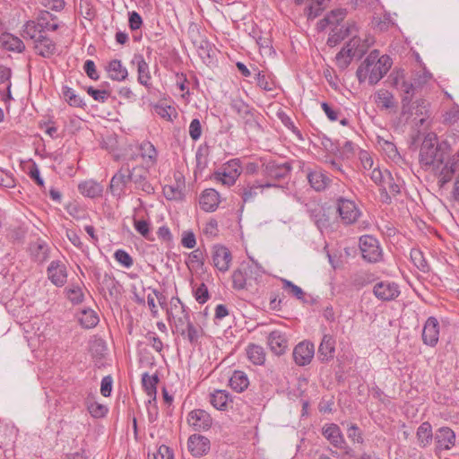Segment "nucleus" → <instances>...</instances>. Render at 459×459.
<instances>
[{"instance_id": "1", "label": "nucleus", "mask_w": 459, "mask_h": 459, "mask_svg": "<svg viewBox=\"0 0 459 459\" xmlns=\"http://www.w3.org/2000/svg\"><path fill=\"white\" fill-rule=\"evenodd\" d=\"M392 59L387 55L380 56L378 50H372L356 71L359 83L367 80L370 85L377 84L390 70Z\"/></svg>"}, {"instance_id": "2", "label": "nucleus", "mask_w": 459, "mask_h": 459, "mask_svg": "<svg viewBox=\"0 0 459 459\" xmlns=\"http://www.w3.org/2000/svg\"><path fill=\"white\" fill-rule=\"evenodd\" d=\"M451 146L447 141H438L435 133H429L424 137L420 149V163L422 168H438L450 154Z\"/></svg>"}, {"instance_id": "3", "label": "nucleus", "mask_w": 459, "mask_h": 459, "mask_svg": "<svg viewBox=\"0 0 459 459\" xmlns=\"http://www.w3.org/2000/svg\"><path fill=\"white\" fill-rule=\"evenodd\" d=\"M392 84L402 93V108L403 111H408V105L412 101V98L418 87L421 84L426 83L430 78L431 74L428 72H424L422 75H420L415 79L414 82H409L405 79L403 71H397L391 74Z\"/></svg>"}, {"instance_id": "4", "label": "nucleus", "mask_w": 459, "mask_h": 459, "mask_svg": "<svg viewBox=\"0 0 459 459\" xmlns=\"http://www.w3.org/2000/svg\"><path fill=\"white\" fill-rule=\"evenodd\" d=\"M264 273L263 267L253 259L249 263H242L232 273V287L238 290L248 289L253 283L257 284Z\"/></svg>"}, {"instance_id": "5", "label": "nucleus", "mask_w": 459, "mask_h": 459, "mask_svg": "<svg viewBox=\"0 0 459 459\" xmlns=\"http://www.w3.org/2000/svg\"><path fill=\"white\" fill-rule=\"evenodd\" d=\"M231 108L239 116L247 133H258L262 131L260 124L262 116L254 108L241 100H233Z\"/></svg>"}, {"instance_id": "6", "label": "nucleus", "mask_w": 459, "mask_h": 459, "mask_svg": "<svg viewBox=\"0 0 459 459\" xmlns=\"http://www.w3.org/2000/svg\"><path fill=\"white\" fill-rule=\"evenodd\" d=\"M368 46L361 43V39L356 36L337 53L335 62L338 68L344 71L351 63L352 58H360L367 51Z\"/></svg>"}, {"instance_id": "7", "label": "nucleus", "mask_w": 459, "mask_h": 459, "mask_svg": "<svg viewBox=\"0 0 459 459\" xmlns=\"http://www.w3.org/2000/svg\"><path fill=\"white\" fill-rule=\"evenodd\" d=\"M323 437L335 448L342 451L341 459L354 457V450L348 445L340 427L335 423H326L322 427Z\"/></svg>"}, {"instance_id": "8", "label": "nucleus", "mask_w": 459, "mask_h": 459, "mask_svg": "<svg viewBox=\"0 0 459 459\" xmlns=\"http://www.w3.org/2000/svg\"><path fill=\"white\" fill-rule=\"evenodd\" d=\"M168 314L173 316L177 331L181 334V336H185L186 326L192 323L190 309L178 297H173L170 299V308L168 309Z\"/></svg>"}, {"instance_id": "9", "label": "nucleus", "mask_w": 459, "mask_h": 459, "mask_svg": "<svg viewBox=\"0 0 459 459\" xmlns=\"http://www.w3.org/2000/svg\"><path fill=\"white\" fill-rule=\"evenodd\" d=\"M359 250L362 258L368 263L376 264L382 260L383 250L379 241L371 235H364L359 238Z\"/></svg>"}, {"instance_id": "10", "label": "nucleus", "mask_w": 459, "mask_h": 459, "mask_svg": "<svg viewBox=\"0 0 459 459\" xmlns=\"http://www.w3.org/2000/svg\"><path fill=\"white\" fill-rule=\"evenodd\" d=\"M336 210L342 223L345 225L355 223L361 215V212L356 203L344 197L337 198Z\"/></svg>"}, {"instance_id": "11", "label": "nucleus", "mask_w": 459, "mask_h": 459, "mask_svg": "<svg viewBox=\"0 0 459 459\" xmlns=\"http://www.w3.org/2000/svg\"><path fill=\"white\" fill-rule=\"evenodd\" d=\"M131 167L128 162L123 164L118 171L112 177L109 184V190L114 196L121 197L131 182Z\"/></svg>"}, {"instance_id": "12", "label": "nucleus", "mask_w": 459, "mask_h": 459, "mask_svg": "<svg viewBox=\"0 0 459 459\" xmlns=\"http://www.w3.org/2000/svg\"><path fill=\"white\" fill-rule=\"evenodd\" d=\"M407 109L408 111H403L402 109L403 115H409L412 117V121L416 126H421L427 121V119L430 117L429 112V102L426 100L420 99L415 100L414 102H411Z\"/></svg>"}, {"instance_id": "13", "label": "nucleus", "mask_w": 459, "mask_h": 459, "mask_svg": "<svg viewBox=\"0 0 459 459\" xmlns=\"http://www.w3.org/2000/svg\"><path fill=\"white\" fill-rule=\"evenodd\" d=\"M263 174L271 179L281 180L286 178L291 169L290 162L279 163L276 160H268L262 165Z\"/></svg>"}, {"instance_id": "14", "label": "nucleus", "mask_w": 459, "mask_h": 459, "mask_svg": "<svg viewBox=\"0 0 459 459\" xmlns=\"http://www.w3.org/2000/svg\"><path fill=\"white\" fill-rule=\"evenodd\" d=\"M241 174V166L238 159H232L224 164L221 172L215 173V178L223 185L232 186Z\"/></svg>"}, {"instance_id": "15", "label": "nucleus", "mask_w": 459, "mask_h": 459, "mask_svg": "<svg viewBox=\"0 0 459 459\" xmlns=\"http://www.w3.org/2000/svg\"><path fill=\"white\" fill-rule=\"evenodd\" d=\"M400 293L399 285L390 281H378L373 288L375 297L384 302L394 300Z\"/></svg>"}, {"instance_id": "16", "label": "nucleus", "mask_w": 459, "mask_h": 459, "mask_svg": "<svg viewBox=\"0 0 459 459\" xmlns=\"http://www.w3.org/2000/svg\"><path fill=\"white\" fill-rule=\"evenodd\" d=\"M48 279L56 287H63L68 277L67 268L60 260H53L47 268Z\"/></svg>"}, {"instance_id": "17", "label": "nucleus", "mask_w": 459, "mask_h": 459, "mask_svg": "<svg viewBox=\"0 0 459 459\" xmlns=\"http://www.w3.org/2000/svg\"><path fill=\"white\" fill-rule=\"evenodd\" d=\"M293 359L299 366L308 365L315 355V346L309 341H303L298 343L293 350Z\"/></svg>"}, {"instance_id": "18", "label": "nucleus", "mask_w": 459, "mask_h": 459, "mask_svg": "<svg viewBox=\"0 0 459 459\" xmlns=\"http://www.w3.org/2000/svg\"><path fill=\"white\" fill-rule=\"evenodd\" d=\"M187 423L196 431H204L212 427V419L206 411L195 409L188 413Z\"/></svg>"}, {"instance_id": "19", "label": "nucleus", "mask_w": 459, "mask_h": 459, "mask_svg": "<svg viewBox=\"0 0 459 459\" xmlns=\"http://www.w3.org/2000/svg\"><path fill=\"white\" fill-rule=\"evenodd\" d=\"M96 279L99 284V291L103 296L108 293L110 298H116L120 293L119 283L111 273H97Z\"/></svg>"}, {"instance_id": "20", "label": "nucleus", "mask_w": 459, "mask_h": 459, "mask_svg": "<svg viewBox=\"0 0 459 459\" xmlns=\"http://www.w3.org/2000/svg\"><path fill=\"white\" fill-rule=\"evenodd\" d=\"M270 187H280L279 185L274 183L266 182L264 184H250L247 183L246 185H238L237 186L236 193L241 197L243 203H248L254 201L255 196L258 194V190H263L264 188Z\"/></svg>"}, {"instance_id": "21", "label": "nucleus", "mask_w": 459, "mask_h": 459, "mask_svg": "<svg viewBox=\"0 0 459 459\" xmlns=\"http://www.w3.org/2000/svg\"><path fill=\"white\" fill-rule=\"evenodd\" d=\"M131 182L134 183L136 189L142 190L147 195H153L155 189L148 180V171L143 167L131 168Z\"/></svg>"}, {"instance_id": "22", "label": "nucleus", "mask_w": 459, "mask_h": 459, "mask_svg": "<svg viewBox=\"0 0 459 459\" xmlns=\"http://www.w3.org/2000/svg\"><path fill=\"white\" fill-rule=\"evenodd\" d=\"M232 255L229 248L222 245H215L212 247L213 265L222 273H226L230 266Z\"/></svg>"}, {"instance_id": "23", "label": "nucleus", "mask_w": 459, "mask_h": 459, "mask_svg": "<svg viewBox=\"0 0 459 459\" xmlns=\"http://www.w3.org/2000/svg\"><path fill=\"white\" fill-rule=\"evenodd\" d=\"M307 178L310 186L317 192L325 190L331 183L330 178L318 167L307 169Z\"/></svg>"}, {"instance_id": "24", "label": "nucleus", "mask_w": 459, "mask_h": 459, "mask_svg": "<svg viewBox=\"0 0 459 459\" xmlns=\"http://www.w3.org/2000/svg\"><path fill=\"white\" fill-rule=\"evenodd\" d=\"M132 64L137 68V82L144 87L150 89L152 86V75L148 63L141 54H135L132 59Z\"/></svg>"}, {"instance_id": "25", "label": "nucleus", "mask_w": 459, "mask_h": 459, "mask_svg": "<svg viewBox=\"0 0 459 459\" xmlns=\"http://www.w3.org/2000/svg\"><path fill=\"white\" fill-rule=\"evenodd\" d=\"M187 447L194 456H203L210 451L211 443L206 437L194 434L188 437Z\"/></svg>"}, {"instance_id": "26", "label": "nucleus", "mask_w": 459, "mask_h": 459, "mask_svg": "<svg viewBox=\"0 0 459 459\" xmlns=\"http://www.w3.org/2000/svg\"><path fill=\"white\" fill-rule=\"evenodd\" d=\"M439 337V324L436 317L430 316L427 319L422 330V341L426 345L434 347Z\"/></svg>"}, {"instance_id": "27", "label": "nucleus", "mask_w": 459, "mask_h": 459, "mask_svg": "<svg viewBox=\"0 0 459 459\" xmlns=\"http://www.w3.org/2000/svg\"><path fill=\"white\" fill-rule=\"evenodd\" d=\"M267 343L271 351L276 356L283 355L288 350V340L281 331L275 330L269 333Z\"/></svg>"}, {"instance_id": "28", "label": "nucleus", "mask_w": 459, "mask_h": 459, "mask_svg": "<svg viewBox=\"0 0 459 459\" xmlns=\"http://www.w3.org/2000/svg\"><path fill=\"white\" fill-rule=\"evenodd\" d=\"M435 441L437 450H449L455 446V434L450 428L442 427L437 429Z\"/></svg>"}, {"instance_id": "29", "label": "nucleus", "mask_w": 459, "mask_h": 459, "mask_svg": "<svg viewBox=\"0 0 459 459\" xmlns=\"http://www.w3.org/2000/svg\"><path fill=\"white\" fill-rule=\"evenodd\" d=\"M29 252L31 259L41 264L49 258L50 247L44 240L37 239L30 244Z\"/></svg>"}, {"instance_id": "30", "label": "nucleus", "mask_w": 459, "mask_h": 459, "mask_svg": "<svg viewBox=\"0 0 459 459\" xmlns=\"http://www.w3.org/2000/svg\"><path fill=\"white\" fill-rule=\"evenodd\" d=\"M34 49L39 56L49 58L56 53V45L48 37L39 35L34 42Z\"/></svg>"}, {"instance_id": "31", "label": "nucleus", "mask_w": 459, "mask_h": 459, "mask_svg": "<svg viewBox=\"0 0 459 459\" xmlns=\"http://www.w3.org/2000/svg\"><path fill=\"white\" fill-rule=\"evenodd\" d=\"M220 204L219 193L212 189H205L200 195L199 204L202 210L211 212H214Z\"/></svg>"}, {"instance_id": "32", "label": "nucleus", "mask_w": 459, "mask_h": 459, "mask_svg": "<svg viewBox=\"0 0 459 459\" xmlns=\"http://www.w3.org/2000/svg\"><path fill=\"white\" fill-rule=\"evenodd\" d=\"M335 340L330 334H325L318 347V358L321 361H329L334 356Z\"/></svg>"}, {"instance_id": "33", "label": "nucleus", "mask_w": 459, "mask_h": 459, "mask_svg": "<svg viewBox=\"0 0 459 459\" xmlns=\"http://www.w3.org/2000/svg\"><path fill=\"white\" fill-rule=\"evenodd\" d=\"M107 72L109 78L113 81L123 82L128 76V72L126 66L118 59L111 60L107 65Z\"/></svg>"}, {"instance_id": "34", "label": "nucleus", "mask_w": 459, "mask_h": 459, "mask_svg": "<svg viewBox=\"0 0 459 459\" xmlns=\"http://www.w3.org/2000/svg\"><path fill=\"white\" fill-rule=\"evenodd\" d=\"M375 103L380 109H391L396 107V101L392 92L385 89L378 90L375 95Z\"/></svg>"}, {"instance_id": "35", "label": "nucleus", "mask_w": 459, "mask_h": 459, "mask_svg": "<svg viewBox=\"0 0 459 459\" xmlns=\"http://www.w3.org/2000/svg\"><path fill=\"white\" fill-rule=\"evenodd\" d=\"M78 190L86 197L96 198L101 196L103 186L94 180H86L78 185Z\"/></svg>"}, {"instance_id": "36", "label": "nucleus", "mask_w": 459, "mask_h": 459, "mask_svg": "<svg viewBox=\"0 0 459 459\" xmlns=\"http://www.w3.org/2000/svg\"><path fill=\"white\" fill-rule=\"evenodd\" d=\"M246 354L248 360L256 366H262L265 362V351L264 349L255 343H250L246 348Z\"/></svg>"}, {"instance_id": "37", "label": "nucleus", "mask_w": 459, "mask_h": 459, "mask_svg": "<svg viewBox=\"0 0 459 459\" xmlns=\"http://www.w3.org/2000/svg\"><path fill=\"white\" fill-rule=\"evenodd\" d=\"M309 214L311 220L314 221L320 231H324L330 227L329 216L326 215L323 207L317 205L315 208L310 209Z\"/></svg>"}, {"instance_id": "38", "label": "nucleus", "mask_w": 459, "mask_h": 459, "mask_svg": "<svg viewBox=\"0 0 459 459\" xmlns=\"http://www.w3.org/2000/svg\"><path fill=\"white\" fill-rule=\"evenodd\" d=\"M0 41L3 47L9 51L22 53L25 49L23 41L20 38L10 33L3 34L0 38Z\"/></svg>"}, {"instance_id": "39", "label": "nucleus", "mask_w": 459, "mask_h": 459, "mask_svg": "<svg viewBox=\"0 0 459 459\" xmlns=\"http://www.w3.org/2000/svg\"><path fill=\"white\" fill-rule=\"evenodd\" d=\"M46 19H37V21H28L24 26H23V33L30 39H37L39 35H41L42 32H44L43 28H47L45 25H42V23H45Z\"/></svg>"}, {"instance_id": "40", "label": "nucleus", "mask_w": 459, "mask_h": 459, "mask_svg": "<svg viewBox=\"0 0 459 459\" xmlns=\"http://www.w3.org/2000/svg\"><path fill=\"white\" fill-rule=\"evenodd\" d=\"M249 385L247 374L240 370H235L230 378V386L238 393H242Z\"/></svg>"}, {"instance_id": "41", "label": "nucleus", "mask_w": 459, "mask_h": 459, "mask_svg": "<svg viewBox=\"0 0 459 459\" xmlns=\"http://www.w3.org/2000/svg\"><path fill=\"white\" fill-rule=\"evenodd\" d=\"M416 436L420 446H429L433 439L431 424L428 421L422 422L417 429Z\"/></svg>"}, {"instance_id": "42", "label": "nucleus", "mask_w": 459, "mask_h": 459, "mask_svg": "<svg viewBox=\"0 0 459 459\" xmlns=\"http://www.w3.org/2000/svg\"><path fill=\"white\" fill-rule=\"evenodd\" d=\"M158 382L159 378L157 375L150 376L148 373H144L142 377L143 386L149 396V403H151L152 400L154 401L156 399V385Z\"/></svg>"}, {"instance_id": "43", "label": "nucleus", "mask_w": 459, "mask_h": 459, "mask_svg": "<svg viewBox=\"0 0 459 459\" xmlns=\"http://www.w3.org/2000/svg\"><path fill=\"white\" fill-rule=\"evenodd\" d=\"M357 30L355 24H349L345 28L342 26V28L335 27L333 29V34L330 35L328 39V42L330 44H337L341 40L344 39L346 37L353 34L354 31Z\"/></svg>"}, {"instance_id": "44", "label": "nucleus", "mask_w": 459, "mask_h": 459, "mask_svg": "<svg viewBox=\"0 0 459 459\" xmlns=\"http://www.w3.org/2000/svg\"><path fill=\"white\" fill-rule=\"evenodd\" d=\"M229 401V393L225 390H215L210 394V403L217 410L225 411Z\"/></svg>"}, {"instance_id": "45", "label": "nucleus", "mask_w": 459, "mask_h": 459, "mask_svg": "<svg viewBox=\"0 0 459 459\" xmlns=\"http://www.w3.org/2000/svg\"><path fill=\"white\" fill-rule=\"evenodd\" d=\"M140 155L147 162L154 164L157 161V151L154 145L149 141H143L139 146Z\"/></svg>"}, {"instance_id": "46", "label": "nucleus", "mask_w": 459, "mask_h": 459, "mask_svg": "<svg viewBox=\"0 0 459 459\" xmlns=\"http://www.w3.org/2000/svg\"><path fill=\"white\" fill-rule=\"evenodd\" d=\"M65 296L74 305L81 304L84 299V294L82 287L70 284L65 289Z\"/></svg>"}, {"instance_id": "47", "label": "nucleus", "mask_w": 459, "mask_h": 459, "mask_svg": "<svg viewBox=\"0 0 459 459\" xmlns=\"http://www.w3.org/2000/svg\"><path fill=\"white\" fill-rule=\"evenodd\" d=\"M79 321L82 327L90 329L96 326L100 319L97 313L92 309H84L82 311Z\"/></svg>"}, {"instance_id": "48", "label": "nucleus", "mask_w": 459, "mask_h": 459, "mask_svg": "<svg viewBox=\"0 0 459 459\" xmlns=\"http://www.w3.org/2000/svg\"><path fill=\"white\" fill-rule=\"evenodd\" d=\"M257 85L265 91H273L276 88L274 80L270 74L258 71L255 74Z\"/></svg>"}, {"instance_id": "49", "label": "nucleus", "mask_w": 459, "mask_h": 459, "mask_svg": "<svg viewBox=\"0 0 459 459\" xmlns=\"http://www.w3.org/2000/svg\"><path fill=\"white\" fill-rule=\"evenodd\" d=\"M63 95L66 102L72 107L83 108V106H85L83 100L79 95L75 94L74 91L68 86L63 87Z\"/></svg>"}, {"instance_id": "50", "label": "nucleus", "mask_w": 459, "mask_h": 459, "mask_svg": "<svg viewBox=\"0 0 459 459\" xmlns=\"http://www.w3.org/2000/svg\"><path fill=\"white\" fill-rule=\"evenodd\" d=\"M411 258L414 265L423 273L429 271V264L427 260L425 259L423 253L417 248H412L411 250Z\"/></svg>"}, {"instance_id": "51", "label": "nucleus", "mask_w": 459, "mask_h": 459, "mask_svg": "<svg viewBox=\"0 0 459 459\" xmlns=\"http://www.w3.org/2000/svg\"><path fill=\"white\" fill-rule=\"evenodd\" d=\"M87 409L90 414L94 418H103L108 413V407L95 401L87 400Z\"/></svg>"}, {"instance_id": "52", "label": "nucleus", "mask_w": 459, "mask_h": 459, "mask_svg": "<svg viewBox=\"0 0 459 459\" xmlns=\"http://www.w3.org/2000/svg\"><path fill=\"white\" fill-rule=\"evenodd\" d=\"M346 14L347 12L345 9L333 10L323 19L322 22L332 23V25H335V27H337L340 22L344 20Z\"/></svg>"}, {"instance_id": "53", "label": "nucleus", "mask_w": 459, "mask_h": 459, "mask_svg": "<svg viewBox=\"0 0 459 459\" xmlns=\"http://www.w3.org/2000/svg\"><path fill=\"white\" fill-rule=\"evenodd\" d=\"M347 436L353 444L362 445L364 443L362 430L357 424L351 423L349 425L347 429Z\"/></svg>"}, {"instance_id": "54", "label": "nucleus", "mask_w": 459, "mask_h": 459, "mask_svg": "<svg viewBox=\"0 0 459 459\" xmlns=\"http://www.w3.org/2000/svg\"><path fill=\"white\" fill-rule=\"evenodd\" d=\"M202 333L203 330L201 328H198L193 323H190L186 326V334L183 337L186 338L191 344H196L202 335Z\"/></svg>"}, {"instance_id": "55", "label": "nucleus", "mask_w": 459, "mask_h": 459, "mask_svg": "<svg viewBox=\"0 0 459 459\" xmlns=\"http://www.w3.org/2000/svg\"><path fill=\"white\" fill-rule=\"evenodd\" d=\"M134 227L135 230L148 240H152L151 238L150 222L145 220H137L134 218Z\"/></svg>"}, {"instance_id": "56", "label": "nucleus", "mask_w": 459, "mask_h": 459, "mask_svg": "<svg viewBox=\"0 0 459 459\" xmlns=\"http://www.w3.org/2000/svg\"><path fill=\"white\" fill-rule=\"evenodd\" d=\"M282 288L289 291L290 294L296 297L299 300H304L305 293L303 290L287 279H281Z\"/></svg>"}, {"instance_id": "57", "label": "nucleus", "mask_w": 459, "mask_h": 459, "mask_svg": "<svg viewBox=\"0 0 459 459\" xmlns=\"http://www.w3.org/2000/svg\"><path fill=\"white\" fill-rule=\"evenodd\" d=\"M383 185L386 186L388 193L393 196H396L401 192L400 179L394 180L390 172H386V180Z\"/></svg>"}, {"instance_id": "58", "label": "nucleus", "mask_w": 459, "mask_h": 459, "mask_svg": "<svg viewBox=\"0 0 459 459\" xmlns=\"http://www.w3.org/2000/svg\"><path fill=\"white\" fill-rule=\"evenodd\" d=\"M277 116L285 127L296 134L299 139H302L301 132L298 129L292 119L285 112L280 111L277 113Z\"/></svg>"}, {"instance_id": "59", "label": "nucleus", "mask_w": 459, "mask_h": 459, "mask_svg": "<svg viewBox=\"0 0 459 459\" xmlns=\"http://www.w3.org/2000/svg\"><path fill=\"white\" fill-rule=\"evenodd\" d=\"M444 122L459 132V109L453 108L447 111L444 116Z\"/></svg>"}, {"instance_id": "60", "label": "nucleus", "mask_w": 459, "mask_h": 459, "mask_svg": "<svg viewBox=\"0 0 459 459\" xmlns=\"http://www.w3.org/2000/svg\"><path fill=\"white\" fill-rule=\"evenodd\" d=\"M208 146L200 145L195 153L196 166L200 169H204L208 163Z\"/></svg>"}, {"instance_id": "61", "label": "nucleus", "mask_w": 459, "mask_h": 459, "mask_svg": "<svg viewBox=\"0 0 459 459\" xmlns=\"http://www.w3.org/2000/svg\"><path fill=\"white\" fill-rule=\"evenodd\" d=\"M204 264V256L202 250L195 249L189 254L187 265L202 267Z\"/></svg>"}, {"instance_id": "62", "label": "nucleus", "mask_w": 459, "mask_h": 459, "mask_svg": "<svg viewBox=\"0 0 459 459\" xmlns=\"http://www.w3.org/2000/svg\"><path fill=\"white\" fill-rule=\"evenodd\" d=\"M87 93L93 98L94 100L104 103L110 96V92L106 90H97L92 86L87 88Z\"/></svg>"}, {"instance_id": "63", "label": "nucleus", "mask_w": 459, "mask_h": 459, "mask_svg": "<svg viewBox=\"0 0 459 459\" xmlns=\"http://www.w3.org/2000/svg\"><path fill=\"white\" fill-rule=\"evenodd\" d=\"M145 339L147 343L151 345L157 352L162 351L163 342L154 332L149 331L145 334Z\"/></svg>"}, {"instance_id": "64", "label": "nucleus", "mask_w": 459, "mask_h": 459, "mask_svg": "<svg viewBox=\"0 0 459 459\" xmlns=\"http://www.w3.org/2000/svg\"><path fill=\"white\" fill-rule=\"evenodd\" d=\"M115 259L123 266L129 268L133 265L132 256L125 250L118 249L115 252Z\"/></svg>"}]
</instances>
